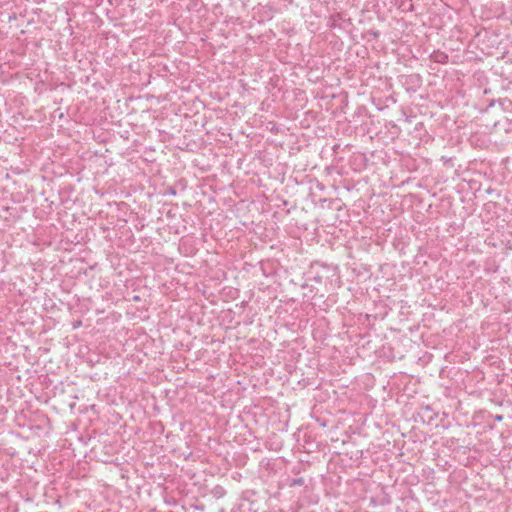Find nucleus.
<instances>
[{
  "label": "nucleus",
  "instance_id": "nucleus-1",
  "mask_svg": "<svg viewBox=\"0 0 512 512\" xmlns=\"http://www.w3.org/2000/svg\"><path fill=\"white\" fill-rule=\"evenodd\" d=\"M432 59L438 63H447L448 55L443 52H435L432 55Z\"/></svg>",
  "mask_w": 512,
  "mask_h": 512
}]
</instances>
